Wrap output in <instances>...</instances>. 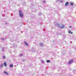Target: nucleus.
I'll list each match as a JSON object with an SVG mask.
<instances>
[{"instance_id": "nucleus-10", "label": "nucleus", "mask_w": 76, "mask_h": 76, "mask_svg": "<svg viewBox=\"0 0 76 76\" xmlns=\"http://www.w3.org/2000/svg\"><path fill=\"white\" fill-rule=\"evenodd\" d=\"M13 66V65L12 64H11L10 65V67H12Z\"/></svg>"}, {"instance_id": "nucleus-7", "label": "nucleus", "mask_w": 76, "mask_h": 76, "mask_svg": "<svg viewBox=\"0 0 76 76\" xmlns=\"http://www.w3.org/2000/svg\"><path fill=\"white\" fill-rule=\"evenodd\" d=\"M68 33H69V34H73V33L71 32L70 30L68 31Z\"/></svg>"}, {"instance_id": "nucleus-1", "label": "nucleus", "mask_w": 76, "mask_h": 76, "mask_svg": "<svg viewBox=\"0 0 76 76\" xmlns=\"http://www.w3.org/2000/svg\"><path fill=\"white\" fill-rule=\"evenodd\" d=\"M19 13L20 17H21V18H22V17H23V13H22V12L21 10H20L19 11Z\"/></svg>"}, {"instance_id": "nucleus-20", "label": "nucleus", "mask_w": 76, "mask_h": 76, "mask_svg": "<svg viewBox=\"0 0 76 76\" xmlns=\"http://www.w3.org/2000/svg\"><path fill=\"white\" fill-rule=\"evenodd\" d=\"M61 3H63V1H61Z\"/></svg>"}, {"instance_id": "nucleus-8", "label": "nucleus", "mask_w": 76, "mask_h": 76, "mask_svg": "<svg viewBox=\"0 0 76 76\" xmlns=\"http://www.w3.org/2000/svg\"><path fill=\"white\" fill-rule=\"evenodd\" d=\"M4 73H5V74H7V75H9V74H8V73L6 72V71H5L4 72Z\"/></svg>"}, {"instance_id": "nucleus-24", "label": "nucleus", "mask_w": 76, "mask_h": 76, "mask_svg": "<svg viewBox=\"0 0 76 76\" xmlns=\"http://www.w3.org/2000/svg\"><path fill=\"white\" fill-rule=\"evenodd\" d=\"M71 42V43H72V42Z\"/></svg>"}, {"instance_id": "nucleus-23", "label": "nucleus", "mask_w": 76, "mask_h": 76, "mask_svg": "<svg viewBox=\"0 0 76 76\" xmlns=\"http://www.w3.org/2000/svg\"><path fill=\"white\" fill-rule=\"evenodd\" d=\"M45 2H44V3H45Z\"/></svg>"}, {"instance_id": "nucleus-22", "label": "nucleus", "mask_w": 76, "mask_h": 76, "mask_svg": "<svg viewBox=\"0 0 76 76\" xmlns=\"http://www.w3.org/2000/svg\"><path fill=\"white\" fill-rule=\"evenodd\" d=\"M17 65H18V64H17Z\"/></svg>"}, {"instance_id": "nucleus-9", "label": "nucleus", "mask_w": 76, "mask_h": 76, "mask_svg": "<svg viewBox=\"0 0 76 76\" xmlns=\"http://www.w3.org/2000/svg\"><path fill=\"white\" fill-rule=\"evenodd\" d=\"M0 67L1 68L3 67V64H1L0 65Z\"/></svg>"}, {"instance_id": "nucleus-2", "label": "nucleus", "mask_w": 76, "mask_h": 76, "mask_svg": "<svg viewBox=\"0 0 76 76\" xmlns=\"http://www.w3.org/2000/svg\"><path fill=\"white\" fill-rule=\"evenodd\" d=\"M58 26L60 28H63L64 27V26L63 25H61V26H59V25L58 24Z\"/></svg>"}, {"instance_id": "nucleus-16", "label": "nucleus", "mask_w": 76, "mask_h": 76, "mask_svg": "<svg viewBox=\"0 0 76 76\" xmlns=\"http://www.w3.org/2000/svg\"><path fill=\"white\" fill-rule=\"evenodd\" d=\"M47 62H50V60H47Z\"/></svg>"}, {"instance_id": "nucleus-5", "label": "nucleus", "mask_w": 76, "mask_h": 76, "mask_svg": "<svg viewBox=\"0 0 76 76\" xmlns=\"http://www.w3.org/2000/svg\"><path fill=\"white\" fill-rule=\"evenodd\" d=\"M68 5H69V2H66L65 4V6H67Z\"/></svg>"}, {"instance_id": "nucleus-3", "label": "nucleus", "mask_w": 76, "mask_h": 76, "mask_svg": "<svg viewBox=\"0 0 76 76\" xmlns=\"http://www.w3.org/2000/svg\"><path fill=\"white\" fill-rule=\"evenodd\" d=\"M73 62V59H72L71 60H70L69 61V62L68 63V64H71V63H72Z\"/></svg>"}, {"instance_id": "nucleus-18", "label": "nucleus", "mask_w": 76, "mask_h": 76, "mask_svg": "<svg viewBox=\"0 0 76 76\" xmlns=\"http://www.w3.org/2000/svg\"><path fill=\"white\" fill-rule=\"evenodd\" d=\"M2 40V41H3L4 40V39H3V38H2V39H1Z\"/></svg>"}, {"instance_id": "nucleus-6", "label": "nucleus", "mask_w": 76, "mask_h": 76, "mask_svg": "<svg viewBox=\"0 0 76 76\" xmlns=\"http://www.w3.org/2000/svg\"><path fill=\"white\" fill-rule=\"evenodd\" d=\"M4 65L5 66H7V64H6V62H4Z\"/></svg>"}, {"instance_id": "nucleus-21", "label": "nucleus", "mask_w": 76, "mask_h": 76, "mask_svg": "<svg viewBox=\"0 0 76 76\" xmlns=\"http://www.w3.org/2000/svg\"><path fill=\"white\" fill-rule=\"evenodd\" d=\"M57 1H60V0H57Z\"/></svg>"}, {"instance_id": "nucleus-11", "label": "nucleus", "mask_w": 76, "mask_h": 76, "mask_svg": "<svg viewBox=\"0 0 76 76\" xmlns=\"http://www.w3.org/2000/svg\"><path fill=\"white\" fill-rule=\"evenodd\" d=\"M40 45L41 47H42V46H43V44L42 43H40Z\"/></svg>"}, {"instance_id": "nucleus-17", "label": "nucleus", "mask_w": 76, "mask_h": 76, "mask_svg": "<svg viewBox=\"0 0 76 76\" xmlns=\"http://www.w3.org/2000/svg\"><path fill=\"white\" fill-rule=\"evenodd\" d=\"M41 63H44V61H41Z\"/></svg>"}, {"instance_id": "nucleus-14", "label": "nucleus", "mask_w": 76, "mask_h": 76, "mask_svg": "<svg viewBox=\"0 0 76 76\" xmlns=\"http://www.w3.org/2000/svg\"><path fill=\"white\" fill-rule=\"evenodd\" d=\"M22 56H23V54H21L20 55V57H22Z\"/></svg>"}, {"instance_id": "nucleus-12", "label": "nucleus", "mask_w": 76, "mask_h": 76, "mask_svg": "<svg viewBox=\"0 0 76 76\" xmlns=\"http://www.w3.org/2000/svg\"><path fill=\"white\" fill-rule=\"evenodd\" d=\"M38 15H39V16H41V13L39 12L38 13Z\"/></svg>"}, {"instance_id": "nucleus-4", "label": "nucleus", "mask_w": 76, "mask_h": 76, "mask_svg": "<svg viewBox=\"0 0 76 76\" xmlns=\"http://www.w3.org/2000/svg\"><path fill=\"white\" fill-rule=\"evenodd\" d=\"M24 43L25 45H26V46H28L29 45H28V43H27V42H26V41H25Z\"/></svg>"}, {"instance_id": "nucleus-19", "label": "nucleus", "mask_w": 76, "mask_h": 76, "mask_svg": "<svg viewBox=\"0 0 76 76\" xmlns=\"http://www.w3.org/2000/svg\"><path fill=\"white\" fill-rule=\"evenodd\" d=\"M69 27L70 28H72V26H70Z\"/></svg>"}, {"instance_id": "nucleus-13", "label": "nucleus", "mask_w": 76, "mask_h": 76, "mask_svg": "<svg viewBox=\"0 0 76 76\" xmlns=\"http://www.w3.org/2000/svg\"><path fill=\"white\" fill-rule=\"evenodd\" d=\"M3 58H4V59H5V58H6V56H3Z\"/></svg>"}, {"instance_id": "nucleus-15", "label": "nucleus", "mask_w": 76, "mask_h": 76, "mask_svg": "<svg viewBox=\"0 0 76 76\" xmlns=\"http://www.w3.org/2000/svg\"><path fill=\"white\" fill-rule=\"evenodd\" d=\"M70 5H71V6H73V3H71Z\"/></svg>"}]
</instances>
